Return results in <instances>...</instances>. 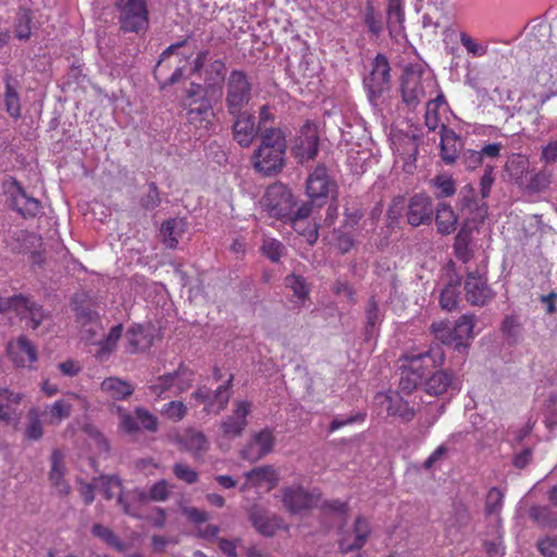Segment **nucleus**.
<instances>
[{
	"instance_id": "f257e3e1",
	"label": "nucleus",
	"mask_w": 557,
	"mask_h": 557,
	"mask_svg": "<svg viewBox=\"0 0 557 557\" xmlns=\"http://www.w3.org/2000/svg\"><path fill=\"white\" fill-rule=\"evenodd\" d=\"M403 359L407 362L401 371L400 387L407 393L412 392L424 381V391L432 396H441L453 386V373L441 370L426 375L434 369L441 368L445 361V352L440 344H433L423 352L406 354Z\"/></svg>"
},
{
	"instance_id": "f03ea898",
	"label": "nucleus",
	"mask_w": 557,
	"mask_h": 557,
	"mask_svg": "<svg viewBox=\"0 0 557 557\" xmlns=\"http://www.w3.org/2000/svg\"><path fill=\"white\" fill-rule=\"evenodd\" d=\"M188 38L170 45L160 54L153 69V76L161 89L180 83L188 73L191 75L194 51H187Z\"/></svg>"
},
{
	"instance_id": "7ed1b4c3",
	"label": "nucleus",
	"mask_w": 557,
	"mask_h": 557,
	"mask_svg": "<svg viewBox=\"0 0 557 557\" xmlns=\"http://www.w3.org/2000/svg\"><path fill=\"white\" fill-rule=\"evenodd\" d=\"M226 64L222 59L210 58L209 50L202 49L195 53L193 59L191 75H200L203 84L190 83L191 95L205 92L210 97L222 99L223 87L227 79Z\"/></svg>"
},
{
	"instance_id": "20e7f679",
	"label": "nucleus",
	"mask_w": 557,
	"mask_h": 557,
	"mask_svg": "<svg viewBox=\"0 0 557 557\" xmlns=\"http://www.w3.org/2000/svg\"><path fill=\"white\" fill-rule=\"evenodd\" d=\"M261 143L252 154L256 171L263 175L278 173L285 164L286 135L277 127L265 128L260 135Z\"/></svg>"
},
{
	"instance_id": "39448f33",
	"label": "nucleus",
	"mask_w": 557,
	"mask_h": 557,
	"mask_svg": "<svg viewBox=\"0 0 557 557\" xmlns=\"http://www.w3.org/2000/svg\"><path fill=\"white\" fill-rule=\"evenodd\" d=\"M282 503L285 509L293 515L320 506L323 510L346 517L349 509L348 503L339 499L321 503V493L318 488L309 491L300 485L284 487L282 490Z\"/></svg>"
},
{
	"instance_id": "423d86ee",
	"label": "nucleus",
	"mask_w": 557,
	"mask_h": 557,
	"mask_svg": "<svg viewBox=\"0 0 557 557\" xmlns=\"http://www.w3.org/2000/svg\"><path fill=\"white\" fill-rule=\"evenodd\" d=\"M475 317L462 314L453 327L448 321H437L431 324V332L436 339L445 345H454L458 351H463L469 346L466 341L472 338Z\"/></svg>"
},
{
	"instance_id": "0eeeda50",
	"label": "nucleus",
	"mask_w": 557,
	"mask_h": 557,
	"mask_svg": "<svg viewBox=\"0 0 557 557\" xmlns=\"http://www.w3.org/2000/svg\"><path fill=\"white\" fill-rule=\"evenodd\" d=\"M220 100L221 99L210 97L205 92L196 94L195 91L194 95H191V89L188 88L184 102L187 123L196 129H210L214 119L213 102Z\"/></svg>"
},
{
	"instance_id": "6e6552de",
	"label": "nucleus",
	"mask_w": 557,
	"mask_h": 557,
	"mask_svg": "<svg viewBox=\"0 0 557 557\" xmlns=\"http://www.w3.org/2000/svg\"><path fill=\"white\" fill-rule=\"evenodd\" d=\"M262 207L270 216L287 222L296 211V198L292 190L282 183L270 185L261 200Z\"/></svg>"
},
{
	"instance_id": "1a4fd4ad",
	"label": "nucleus",
	"mask_w": 557,
	"mask_h": 557,
	"mask_svg": "<svg viewBox=\"0 0 557 557\" xmlns=\"http://www.w3.org/2000/svg\"><path fill=\"white\" fill-rule=\"evenodd\" d=\"M225 106L228 114H237L251 100L252 84L246 72L232 70L225 82Z\"/></svg>"
},
{
	"instance_id": "9d476101",
	"label": "nucleus",
	"mask_w": 557,
	"mask_h": 557,
	"mask_svg": "<svg viewBox=\"0 0 557 557\" xmlns=\"http://www.w3.org/2000/svg\"><path fill=\"white\" fill-rule=\"evenodd\" d=\"M120 27L125 33H140L149 26L147 0H115Z\"/></svg>"
},
{
	"instance_id": "9b49d317",
	"label": "nucleus",
	"mask_w": 557,
	"mask_h": 557,
	"mask_svg": "<svg viewBox=\"0 0 557 557\" xmlns=\"http://www.w3.org/2000/svg\"><path fill=\"white\" fill-rule=\"evenodd\" d=\"M372 533L370 520L358 516L350 530L342 531L338 547L342 554L356 553L354 557H361L360 549L367 544Z\"/></svg>"
},
{
	"instance_id": "f8f14e48",
	"label": "nucleus",
	"mask_w": 557,
	"mask_h": 557,
	"mask_svg": "<svg viewBox=\"0 0 557 557\" xmlns=\"http://www.w3.org/2000/svg\"><path fill=\"white\" fill-rule=\"evenodd\" d=\"M391 66L387 58L377 53L372 62V69L364 77L363 84L371 102H375L384 91L389 89Z\"/></svg>"
},
{
	"instance_id": "ddd939ff",
	"label": "nucleus",
	"mask_w": 557,
	"mask_h": 557,
	"mask_svg": "<svg viewBox=\"0 0 557 557\" xmlns=\"http://www.w3.org/2000/svg\"><path fill=\"white\" fill-rule=\"evenodd\" d=\"M13 311L20 319H28L29 326L36 330L46 319L47 313L32 297L18 294L7 298L5 312Z\"/></svg>"
},
{
	"instance_id": "4468645a",
	"label": "nucleus",
	"mask_w": 557,
	"mask_h": 557,
	"mask_svg": "<svg viewBox=\"0 0 557 557\" xmlns=\"http://www.w3.org/2000/svg\"><path fill=\"white\" fill-rule=\"evenodd\" d=\"M319 146L320 137L318 126L311 121H306L295 140L293 147L294 157L300 163L313 160L319 152Z\"/></svg>"
},
{
	"instance_id": "2eb2a0df",
	"label": "nucleus",
	"mask_w": 557,
	"mask_h": 557,
	"mask_svg": "<svg viewBox=\"0 0 557 557\" xmlns=\"http://www.w3.org/2000/svg\"><path fill=\"white\" fill-rule=\"evenodd\" d=\"M336 183L323 164H318L306 181V193L312 201L325 200L336 191Z\"/></svg>"
},
{
	"instance_id": "dca6fc26",
	"label": "nucleus",
	"mask_w": 557,
	"mask_h": 557,
	"mask_svg": "<svg viewBox=\"0 0 557 557\" xmlns=\"http://www.w3.org/2000/svg\"><path fill=\"white\" fill-rule=\"evenodd\" d=\"M233 411L220 423V431L223 438L234 440L242 436L248 425L247 417L251 411V404L247 400H236L233 404Z\"/></svg>"
},
{
	"instance_id": "f3484780",
	"label": "nucleus",
	"mask_w": 557,
	"mask_h": 557,
	"mask_svg": "<svg viewBox=\"0 0 557 557\" xmlns=\"http://www.w3.org/2000/svg\"><path fill=\"white\" fill-rule=\"evenodd\" d=\"M233 375L231 374L225 384L220 385L215 391L202 386L195 391L191 396L199 403L205 405L207 412L219 413L228 404L230 388L232 386Z\"/></svg>"
},
{
	"instance_id": "a211bd4d",
	"label": "nucleus",
	"mask_w": 557,
	"mask_h": 557,
	"mask_svg": "<svg viewBox=\"0 0 557 557\" xmlns=\"http://www.w3.org/2000/svg\"><path fill=\"white\" fill-rule=\"evenodd\" d=\"M407 222L413 227L430 225L434 219L432 198L424 194H414L407 205Z\"/></svg>"
},
{
	"instance_id": "6ab92c4d",
	"label": "nucleus",
	"mask_w": 557,
	"mask_h": 557,
	"mask_svg": "<svg viewBox=\"0 0 557 557\" xmlns=\"http://www.w3.org/2000/svg\"><path fill=\"white\" fill-rule=\"evenodd\" d=\"M465 296L472 306H484L493 299L494 293L486 277L476 271L469 272L465 281Z\"/></svg>"
},
{
	"instance_id": "aec40b11",
	"label": "nucleus",
	"mask_w": 557,
	"mask_h": 557,
	"mask_svg": "<svg viewBox=\"0 0 557 557\" xmlns=\"http://www.w3.org/2000/svg\"><path fill=\"white\" fill-rule=\"evenodd\" d=\"M311 212V203L304 202L296 209L290 219H287L286 222L287 224L292 225L295 232L304 236L306 242L310 245L314 244L319 237L317 224L309 221Z\"/></svg>"
},
{
	"instance_id": "412c9836",
	"label": "nucleus",
	"mask_w": 557,
	"mask_h": 557,
	"mask_svg": "<svg viewBox=\"0 0 557 557\" xmlns=\"http://www.w3.org/2000/svg\"><path fill=\"white\" fill-rule=\"evenodd\" d=\"M401 99L410 109L414 110L425 97L424 81L416 72H406L401 78Z\"/></svg>"
},
{
	"instance_id": "4be33fe9",
	"label": "nucleus",
	"mask_w": 557,
	"mask_h": 557,
	"mask_svg": "<svg viewBox=\"0 0 557 557\" xmlns=\"http://www.w3.org/2000/svg\"><path fill=\"white\" fill-rule=\"evenodd\" d=\"M234 117L233 122V138L243 148H248L256 136L258 135L259 127L256 125L255 116L243 110L237 114H231Z\"/></svg>"
},
{
	"instance_id": "5701e85b",
	"label": "nucleus",
	"mask_w": 557,
	"mask_h": 557,
	"mask_svg": "<svg viewBox=\"0 0 557 557\" xmlns=\"http://www.w3.org/2000/svg\"><path fill=\"white\" fill-rule=\"evenodd\" d=\"M274 445V430L264 428L251 436L248 446L243 450V457L250 460H258L270 454Z\"/></svg>"
},
{
	"instance_id": "b1692460",
	"label": "nucleus",
	"mask_w": 557,
	"mask_h": 557,
	"mask_svg": "<svg viewBox=\"0 0 557 557\" xmlns=\"http://www.w3.org/2000/svg\"><path fill=\"white\" fill-rule=\"evenodd\" d=\"M23 395L8 388H0V420L16 428L21 419L18 406Z\"/></svg>"
},
{
	"instance_id": "393cba45",
	"label": "nucleus",
	"mask_w": 557,
	"mask_h": 557,
	"mask_svg": "<svg viewBox=\"0 0 557 557\" xmlns=\"http://www.w3.org/2000/svg\"><path fill=\"white\" fill-rule=\"evenodd\" d=\"M8 355L18 368L30 367L37 360V349L25 336L9 343Z\"/></svg>"
},
{
	"instance_id": "a878e982",
	"label": "nucleus",
	"mask_w": 557,
	"mask_h": 557,
	"mask_svg": "<svg viewBox=\"0 0 557 557\" xmlns=\"http://www.w3.org/2000/svg\"><path fill=\"white\" fill-rule=\"evenodd\" d=\"M79 398L76 393H69L65 397L55 400L51 405H47L42 412L46 423L54 426L61 424L63 420L71 416L73 411V400Z\"/></svg>"
},
{
	"instance_id": "bb28decb",
	"label": "nucleus",
	"mask_w": 557,
	"mask_h": 557,
	"mask_svg": "<svg viewBox=\"0 0 557 557\" xmlns=\"http://www.w3.org/2000/svg\"><path fill=\"white\" fill-rule=\"evenodd\" d=\"M101 485L103 496L107 499H112L113 497H117L119 504L122 506L123 511L132 517H137L136 510L133 508L131 502L128 500L129 495L124 494L122 491V481L116 475H108L101 478Z\"/></svg>"
},
{
	"instance_id": "cd10ccee",
	"label": "nucleus",
	"mask_w": 557,
	"mask_h": 557,
	"mask_svg": "<svg viewBox=\"0 0 557 557\" xmlns=\"http://www.w3.org/2000/svg\"><path fill=\"white\" fill-rule=\"evenodd\" d=\"M182 448L189 451L195 459H201L209 450L210 444L207 436L198 430L187 429L178 437Z\"/></svg>"
},
{
	"instance_id": "c85d7f7f",
	"label": "nucleus",
	"mask_w": 557,
	"mask_h": 557,
	"mask_svg": "<svg viewBox=\"0 0 557 557\" xmlns=\"http://www.w3.org/2000/svg\"><path fill=\"white\" fill-rule=\"evenodd\" d=\"M441 136V157L446 164H453L458 158L461 148L460 137L447 125H442Z\"/></svg>"
},
{
	"instance_id": "c756f323",
	"label": "nucleus",
	"mask_w": 557,
	"mask_h": 557,
	"mask_svg": "<svg viewBox=\"0 0 557 557\" xmlns=\"http://www.w3.org/2000/svg\"><path fill=\"white\" fill-rule=\"evenodd\" d=\"M250 521L257 532L264 536H273L283 522L277 516H269L267 511L258 507L251 509Z\"/></svg>"
},
{
	"instance_id": "7c9ffc66",
	"label": "nucleus",
	"mask_w": 557,
	"mask_h": 557,
	"mask_svg": "<svg viewBox=\"0 0 557 557\" xmlns=\"http://www.w3.org/2000/svg\"><path fill=\"white\" fill-rule=\"evenodd\" d=\"M51 470L49 481L58 490L60 495L66 496L71 492V486L64 480V456L61 450L54 449L51 454Z\"/></svg>"
},
{
	"instance_id": "2f4dec72",
	"label": "nucleus",
	"mask_w": 557,
	"mask_h": 557,
	"mask_svg": "<svg viewBox=\"0 0 557 557\" xmlns=\"http://www.w3.org/2000/svg\"><path fill=\"white\" fill-rule=\"evenodd\" d=\"M17 191L12 196L13 208L24 218H34L41 209L38 199L29 197L24 188L16 183Z\"/></svg>"
},
{
	"instance_id": "473e14b6",
	"label": "nucleus",
	"mask_w": 557,
	"mask_h": 557,
	"mask_svg": "<svg viewBox=\"0 0 557 557\" xmlns=\"http://www.w3.org/2000/svg\"><path fill=\"white\" fill-rule=\"evenodd\" d=\"M18 84L11 74L4 75V104L8 114L13 119H18L22 113L21 99L17 91Z\"/></svg>"
},
{
	"instance_id": "72a5a7b5",
	"label": "nucleus",
	"mask_w": 557,
	"mask_h": 557,
	"mask_svg": "<svg viewBox=\"0 0 557 557\" xmlns=\"http://www.w3.org/2000/svg\"><path fill=\"white\" fill-rule=\"evenodd\" d=\"M458 216L454 209L445 203L440 202L435 211V223L437 233L441 235H450L456 231Z\"/></svg>"
},
{
	"instance_id": "f704fd0d",
	"label": "nucleus",
	"mask_w": 557,
	"mask_h": 557,
	"mask_svg": "<svg viewBox=\"0 0 557 557\" xmlns=\"http://www.w3.org/2000/svg\"><path fill=\"white\" fill-rule=\"evenodd\" d=\"M246 478L253 486L267 484V490H273L280 481L278 473L272 466L256 467L246 473Z\"/></svg>"
},
{
	"instance_id": "c9c22d12",
	"label": "nucleus",
	"mask_w": 557,
	"mask_h": 557,
	"mask_svg": "<svg viewBox=\"0 0 557 557\" xmlns=\"http://www.w3.org/2000/svg\"><path fill=\"white\" fill-rule=\"evenodd\" d=\"M126 342L127 352L136 354L148 349L152 344V338L146 333L144 326L134 324L126 333Z\"/></svg>"
},
{
	"instance_id": "e433bc0d",
	"label": "nucleus",
	"mask_w": 557,
	"mask_h": 557,
	"mask_svg": "<svg viewBox=\"0 0 557 557\" xmlns=\"http://www.w3.org/2000/svg\"><path fill=\"white\" fill-rule=\"evenodd\" d=\"M472 230L466 226L461 227L457 235L455 236L453 248L455 256L459 261L468 263L472 259Z\"/></svg>"
},
{
	"instance_id": "4c0bfd02",
	"label": "nucleus",
	"mask_w": 557,
	"mask_h": 557,
	"mask_svg": "<svg viewBox=\"0 0 557 557\" xmlns=\"http://www.w3.org/2000/svg\"><path fill=\"white\" fill-rule=\"evenodd\" d=\"M184 231V222L182 220L169 219L164 221L160 228L163 245L166 248L175 249Z\"/></svg>"
},
{
	"instance_id": "58836bf2",
	"label": "nucleus",
	"mask_w": 557,
	"mask_h": 557,
	"mask_svg": "<svg viewBox=\"0 0 557 557\" xmlns=\"http://www.w3.org/2000/svg\"><path fill=\"white\" fill-rule=\"evenodd\" d=\"M382 398L386 404V411L388 416L399 417L405 421H410L414 417V410L409 406V404L404 400L401 397L388 396V395H377L376 399Z\"/></svg>"
},
{
	"instance_id": "ea45409f",
	"label": "nucleus",
	"mask_w": 557,
	"mask_h": 557,
	"mask_svg": "<svg viewBox=\"0 0 557 557\" xmlns=\"http://www.w3.org/2000/svg\"><path fill=\"white\" fill-rule=\"evenodd\" d=\"M101 389L116 400H125L134 393V387L131 383L115 376L103 380Z\"/></svg>"
},
{
	"instance_id": "a19ab883",
	"label": "nucleus",
	"mask_w": 557,
	"mask_h": 557,
	"mask_svg": "<svg viewBox=\"0 0 557 557\" xmlns=\"http://www.w3.org/2000/svg\"><path fill=\"white\" fill-rule=\"evenodd\" d=\"M405 12L401 0H389L387 4V28L392 37L404 30Z\"/></svg>"
},
{
	"instance_id": "79ce46f5",
	"label": "nucleus",
	"mask_w": 557,
	"mask_h": 557,
	"mask_svg": "<svg viewBox=\"0 0 557 557\" xmlns=\"http://www.w3.org/2000/svg\"><path fill=\"white\" fill-rule=\"evenodd\" d=\"M40 412L37 408H30L27 412V422L24 428V440L27 442H37L44 436V426L40 419Z\"/></svg>"
},
{
	"instance_id": "37998d69",
	"label": "nucleus",
	"mask_w": 557,
	"mask_h": 557,
	"mask_svg": "<svg viewBox=\"0 0 557 557\" xmlns=\"http://www.w3.org/2000/svg\"><path fill=\"white\" fill-rule=\"evenodd\" d=\"M172 487L173 486L166 480L162 479L152 484L148 493L136 491V495L140 502H165L170 497Z\"/></svg>"
},
{
	"instance_id": "c03bdc74",
	"label": "nucleus",
	"mask_w": 557,
	"mask_h": 557,
	"mask_svg": "<svg viewBox=\"0 0 557 557\" xmlns=\"http://www.w3.org/2000/svg\"><path fill=\"white\" fill-rule=\"evenodd\" d=\"M284 283L287 288L292 289L298 304L304 305L309 298L310 287L304 276L293 273L285 277Z\"/></svg>"
},
{
	"instance_id": "a18cd8bd",
	"label": "nucleus",
	"mask_w": 557,
	"mask_h": 557,
	"mask_svg": "<svg viewBox=\"0 0 557 557\" xmlns=\"http://www.w3.org/2000/svg\"><path fill=\"white\" fill-rule=\"evenodd\" d=\"M529 168V160L522 154H512L506 162L505 170L516 184H522V176Z\"/></svg>"
},
{
	"instance_id": "49530a36",
	"label": "nucleus",
	"mask_w": 557,
	"mask_h": 557,
	"mask_svg": "<svg viewBox=\"0 0 557 557\" xmlns=\"http://www.w3.org/2000/svg\"><path fill=\"white\" fill-rule=\"evenodd\" d=\"M285 246L276 238L264 236L260 247L261 253L271 262H280L282 256L285 253Z\"/></svg>"
},
{
	"instance_id": "de8ad7c7",
	"label": "nucleus",
	"mask_w": 557,
	"mask_h": 557,
	"mask_svg": "<svg viewBox=\"0 0 557 557\" xmlns=\"http://www.w3.org/2000/svg\"><path fill=\"white\" fill-rule=\"evenodd\" d=\"M175 388V375L166 373L158 376L148 385L150 393L159 398L168 397V393Z\"/></svg>"
},
{
	"instance_id": "09e8293b",
	"label": "nucleus",
	"mask_w": 557,
	"mask_h": 557,
	"mask_svg": "<svg viewBox=\"0 0 557 557\" xmlns=\"http://www.w3.org/2000/svg\"><path fill=\"white\" fill-rule=\"evenodd\" d=\"M175 375V392L174 395H178L187 391L193 382L195 373L193 370L187 368L184 363H181L178 368L173 372Z\"/></svg>"
},
{
	"instance_id": "8fccbe9b",
	"label": "nucleus",
	"mask_w": 557,
	"mask_h": 557,
	"mask_svg": "<svg viewBox=\"0 0 557 557\" xmlns=\"http://www.w3.org/2000/svg\"><path fill=\"white\" fill-rule=\"evenodd\" d=\"M432 186L436 189V197H451L456 193V184L449 175H437L432 180Z\"/></svg>"
},
{
	"instance_id": "3c124183",
	"label": "nucleus",
	"mask_w": 557,
	"mask_h": 557,
	"mask_svg": "<svg viewBox=\"0 0 557 557\" xmlns=\"http://www.w3.org/2000/svg\"><path fill=\"white\" fill-rule=\"evenodd\" d=\"M91 534L95 537L102 540L109 546L116 548L117 550L123 549V543L110 528H107L100 523H96L91 528Z\"/></svg>"
},
{
	"instance_id": "603ef678",
	"label": "nucleus",
	"mask_w": 557,
	"mask_h": 557,
	"mask_svg": "<svg viewBox=\"0 0 557 557\" xmlns=\"http://www.w3.org/2000/svg\"><path fill=\"white\" fill-rule=\"evenodd\" d=\"M32 13L29 10H23L17 14L14 32L15 36L21 40H27L30 37V23H32Z\"/></svg>"
},
{
	"instance_id": "864d4df0",
	"label": "nucleus",
	"mask_w": 557,
	"mask_h": 557,
	"mask_svg": "<svg viewBox=\"0 0 557 557\" xmlns=\"http://www.w3.org/2000/svg\"><path fill=\"white\" fill-rule=\"evenodd\" d=\"M459 284H448L444 287L440 297V305L443 309L451 311L458 305L459 299Z\"/></svg>"
},
{
	"instance_id": "5fc2aeb1",
	"label": "nucleus",
	"mask_w": 557,
	"mask_h": 557,
	"mask_svg": "<svg viewBox=\"0 0 557 557\" xmlns=\"http://www.w3.org/2000/svg\"><path fill=\"white\" fill-rule=\"evenodd\" d=\"M504 504V494L498 487H492L486 495L485 512L488 516L500 511Z\"/></svg>"
},
{
	"instance_id": "6e6d98bb",
	"label": "nucleus",
	"mask_w": 557,
	"mask_h": 557,
	"mask_svg": "<svg viewBox=\"0 0 557 557\" xmlns=\"http://www.w3.org/2000/svg\"><path fill=\"white\" fill-rule=\"evenodd\" d=\"M186 413L187 407L178 400H172L165 404L161 409V414L174 422L183 420Z\"/></svg>"
},
{
	"instance_id": "4d7b16f0",
	"label": "nucleus",
	"mask_w": 557,
	"mask_h": 557,
	"mask_svg": "<svg viewBox=\"0 0 557 557\" xmlns=\"http://www.w3.org/2000/svg\"><path fill=\"white\" fill-rule=\"evenodd\" d=\"M140 207L145 210H153L161 203L159 188L154 182L148 184V190L139 199Z\"/></svg>"
},
{
	"instance_id": "13d9d810",
	"label": "nucleus",
	"mask_w": 557,
	"mask_h": 557,
	"mask_svg": "<svg viewBox=\"0 0 557 557\" xmlns=\"http://www.w3.org/2000/svg\"><path fill=\"white\" fill-rule=\"evenodd\" d=\"M364 24L369 32L375 36H379L383 30V23L380 16L376 14L372 3H368L364 11Z\"/></svg>"
},
{
	"instance_id": "bf43d9fd",
	"label": "nucleus",
	"mask_w": 557,
	"mask_h": 557,
	"mask_svg": "<svg viewBox=\"0 0 557 557\" xmlns=\"http://www.w3.org/2000/svg\"><path fill=\"white\" fill-rule=\"evenodd\" d=\"M552 182V173L540 171L535 173L527 185V189L532 193H540L548 188Z\"/></svg>"
},
{
	"instance_id": "052dcab7",
	"label": "nucleus",
	"mask_w": 557,
	"mask_h": 557,
	"mask_svg": "<svg viewBox=\"0 0 557 557\" xmlns=\"http://www.w3.org/2000/svg\"><path fill=\"white\" fill-rule=\"evenodd\" d=\"M173 473L176 479L187 483V484H194L199 481V474L196 470L190 468L189 466L176 462L173 466Z\"/></svg>"
},
{
	"instance_id": "680f3d73",
	"label": "nucleus",
	"mask_w": 557,
	"mask_h": 557,
	"mask_svg": "<svg viewBox=\"0 0 557 557\" xmlns=\"http://www.w3.org/2000/svg\"><path fill=\"white\" fill-rule=\"evenodd\" d=\"M122 332H123V326L121 324L113 326L110 330L109 334L106 336V338L99 343L100 352H103V354L112 352L115 349L117 342L120 341V338L122 336Z\"/></svg>"
},
{
	"instance_id": "e2e57ef3",
	"label": "nucleus",
	"mask_w": 557,
	"mask_h": 557,
	"mask_svg": "<svg viewBox=\"0 0 557 557\" xmlns=\"http://www.w3.org/2000/svg\"><path fill=\"white\" fill-rule=\"evenodd\" d=\"M425 126L430 131H435L436 128L442 129V125H445L438 114V102L436 101H429L426 103V110H425Z\"/></svg>"
},
{
	"instance_id": "0e129e2a",
	"label": "nucleus",
	"mask_w": 557,
	"mask_h": 557,
	"mask_svg": "<svg viewBox=\"0 0 557 557\" xmlns=\"http://www.w3.org/2000/svg\"><path fill=\"white\" fill-rule=\"evenodd\" d=\"M134 412L144 430L151 433L157 432L158 419L154 414L143 407H137Z\"/></svg>"
},
{
	"instance_id": "69168bd1",
	"label": "nucleus",
	"mask_w": 557,
	"mask_h": 557,
	"mask_svg": "<svg viewBox=\"0 0 557 557\" xmlns=\"http://www.w3.org/2000/svg\"><path fill=\"white\" fill-rule=\"evenodd\" d=\"M460 42L472 57H482L487 53V46L478 44L467 33H460Z\"/></svg>"
},
{
	"instance_id": "338daca9",
	"label": "nucleus",
	"mask_w": 557,
	"mask_h": 557,
	"mask_svg": "<svg viewBox=\"0 0 557 557\" xmlns=\"http://www.w3.org/2000/svg\"><path fill=\"white\" fill-rule=\"evenodd\" d=\"M117 410H119L121 429L128 434L137 433L139 431V426L137 423L138 420H137L136 416L133 417L128 411H126L122 407H119Z\"/></svg>"
},
{
	"instance_id": "774afa93",
	"label": "nucleus",
	"mask_w": 557,
	"mask_h": 557,
	"mask_svg": "<svg viewBox=\"0 0 557 557\" xmlns=\"http://www.w3.org/2000/svg\"><path fill=\"white\" fill-rule=\"evenodd\" d=\"M536 548L543 557H557V539L546 536L536 542Z\"/></svg>"
}]
</instances>
